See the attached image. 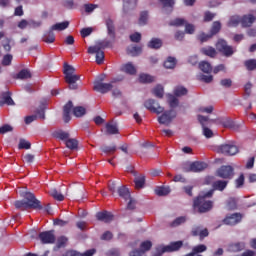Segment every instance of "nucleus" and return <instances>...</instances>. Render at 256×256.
I'll return each mask as SVG.
<instances>
[{"instance_id":"f257e3e1","label":"nucleus","mask_w":256,"mask_h":256,"mask_svg":"<svg viewBox=\"0 0 256 256\" xmlns=\"http://www.w3.org/2000/svg\"><path fill=\"white\" fill-rule=\"evenodd\" d=\"M209 197H213V190H209L207 193L201 192L197 199L194 200V209H198L199 213H207L213 209V201L206 200Z\"/></svg>"},{"instance_id":"f03ea898","label":"nucleus","mask_w":256,"mask_h":256,"mask_svg":"<svg viewBox=\"0 0 256 256\" xmlns=\"http://www.w3.org/2000/svg\"><path fill=\"white\" fill-rule=\"evenodd\" d=\"M71 112H73L74 117H83L87 113V109L82 106H76L73 108V102L69 101L63 109V119L65 123L71 121Z\"/></svg>"},{"instance_id":"7ed1b4c3","label":"nucleus","mask_w":256,"mask_h":256,"mask_svg":"<svg viewBox=\"0 0 256 256\" xmlns=\"http://www.w3.org/2000/svg\"><path fill=\"white\" fill-rule=\"evenodd\" d=\"M177 118V111L170 109L164 110L160 115L157 117V121L160 125H164L165 127H170L173 123V120Z\"/></svg>"},{"instance_id":"20e7f679","label":"nucleus","mask_w":256,"mask_h":256,"mask_svg":"<svg viewBox=\"0 0 256 256\" xmlns=\"http://www.w3.org/2000/svg\"><path fill=\"white\" fill-rule=\"evenodd\" d=\"M216 152L221 153L222 155H237L239 153V147L233 142H226L216 146Z\"/></svg>"},{"instance_id":"39448f33","label":"nucleus","mask_w":256,"mask_h":256,"mask_svg":"<svg viewBox=\"0 0 256 256\" xmlns=\"http://www.w3.org/2000/svg\"><path fill=\"white\" fill-rule=\"evenodd\" d=\"M21 196L25 199L28 209H43L41 201H39L33 193L21 192Z\"/></svg>"},{"instance_id":"423d86ee","label":"nucleus","mask_w":256,"mask_h":256,"mask_svg":"<svg viewBox=\"0 0 256 256\" xmlns=\"http://www.w3.org/2000/svg\"><path fill=\"white\" fill-rule=\"evenodd\" d=\"M198 121L202 126V134L206 139H211L215 133H213V130L211 128L207 127V125L211 124V120L207 116L198 115Z\"/></svg>"},{"instance_id":"0eeeda50","label":"nucleus","mask_w":256,"mask_h":256,"mask_svg":"<svg viewBox=\"0 0 256 256\" xmlns=\"http://www.w3.org/2000/svg\"><path fill=\"white\" fill-rule=\"evenodd\" d=\"M145 109H148V111H151V113H155L156 115H161L163 111H165V108L161 106L155 99H148L144 102Z\"/></svg>"},{"instance_id":"6e6552de","label":"nucleus","mask_w":256,"mask_h":256,"mask_svg":"<svg viewBox=\"0 0 256 256\" xmlns=\"http://www.w3.org/2000/svg\"><path fill=\"white\" fill-rule=\"evenodd\" d=\"M39 239L43 245H53L57 241L55 230L44 231L39 234Z\"/></svg>"},{"instance_id":"1a4fd4ad","label":"nucleus","mask_w":256,"mask_h":256,"mask_svg":"<svg viewBox=\"0 0 256 256\" xmlns=\"http://www.w3.org/2000/svg\"><path fill=\"white\" fill-rule=\"evenodd\" d=\"M216 49L225 57H231V55L235 53L234 48L227 45V42L225 40H218V42L216 43Z\"/></svg>"},{"instance_id":"9d476101","label":"nucleus","mask_w":256,"mask_h":256,"mask_svg":"<svg viewBox=\"0 0 256 256\" xmlns=\"http://www.w3.org/2000/svg\"><path fill=\"white\" fill-rule=\"evenodd\" d=\"M207 169V163L205 162H192L189 164V167H184V171L189 173L192 171L193 173H201V171H205Z\"/></svg>"},{"instance_id":"9b49d317","label":"nucleus","mask_w":256,"mask_h":256,"mask_svg":"<svg viewBox=\"0 0 256 256\" xmlns=\"http://www.w3.org/2000/svg\"><path fill=\"white\" fill-rule=\"evenodd\" d=\"M217 176L222 179H233V167L231 166H222L217 170Z\"/></svg>"},{"instance_id":"f8f14e48","label":"nucleus","mask_w":256,"mask_h":256,"mask_svg":"<svg viewBox=\"0 0 256 256\" xmlns=\"http://www.w3.org/2000/svg\"><path fill=\"white\" fill-rule=\"evenodd\" d=\"M113 89V83L94 82V91L98 93H109Z\"/></svg>"},{"instance_id":"ddd939ff","label":"nucleus","mask_w":256,"mask_h":256,"mask_svg":"<svg viewBox=\"0 0 256 256\" xmlns=\"http://www.w3.org/2000/svg\"><path fill=\"white\" fill-rule=\"evenodd\" d=\"M241 219H243V216L239 213H234L229 216H227L224 219L225 225H237V223H241Z\"/></svg>"},{"instance_id":"4468645a","label":"nucleus","mask_w":256,"mask_h":256,"mask_svg":"<svg viewBox=\"0 0 256 256\" xmlns=\"http://www.w3.org/2000/svg\"><path fill=\"white\" fill-rule=\"evenodd\" d=\"M108 45H109V42H100L94 46H90L88 48V53L90 55H95V54L97 55L98 53H101L103 51L101 49H105V47H108Z\"/></svg>"},{"instance_id":"2eb2a0df","label":"nucleus","mask_w":256,"mask_h":256,"mask_svg":"<svg viewBox=\"0 0 256 256\" xmlns=\"http://www.w3.org/2000/svg\"><path fill=\"white\" fill-rule=\"evenodd\" d=\"M96 218L98 221H104V223H111V220L113 219V214L111 212H98L96 214Z\"/></svg>"},{"instance_id":"dca6fc26","label":"nucleus","mask_w":256,"mask_h":256,"mask_svg":"<svg viewBox=\"0 0 256 256\" xmlns=\"http://www.w3.org/2000/svg\"><path fill=\"white\" fill-rule=\"evenodd\" d=\"M120 69L123 73H127L128 75H135V73H137V68H135V65L131 62L123 64Z\"/></svg>"},{"instance_id":"f3484780","label":"nucleus","mask_w":256,"mask_h":256,"mask_svg":"<svg viewBox=\"0 0 256 256\" xmlns=\"http://www.w3.org/2000/svg\"><path fill=\"white\" fill-rule=\"evenodd\" d=\"M105 129L106 135H117V133H119V128L117 127V124L113 122L106 123Z\"/></svg>"},{"instance_id":"a211bd4d","label":"nucleus","mask_w":256,"mask_h":256,"mask_svg":"<svg viewBox=\"0 0 256 256\" xmlns=\"http://www.w3.org/2000/svg\"><path fill=\"white\" fill-rule=\"evenodd\" d=\"M243 249H245V243L243 242L232 243L228 246L230 253H239V251H243Z\"/></svg>"},{"instance_id":"6ab92c4d","label":"nucleus","mask_w":256,"mask_h":256,"mask_svg":"<svg viewBox=\"0 0 256 256\" xmlns=\"http://www.w3.org/2000/svg\"><path fill=\"white\" fill-rule=\"evenodd\" d=\"M256 17L253 14L244 15L242 17V27H251L255 23Z\"/></svg>"},{"instance_id":"aec40b11","label":"nucleus","mask_w":256,"mask_h":256,"mask_svg":"<svg viewBox=\"0 0 256 256\" xmlns=\"http://www.w3.org/2000/svg\"><path fill=\"white\" fill-rule=\"evenodd\" d=\"M135 7H137V0H124V3H123L124 13H129V11H133Z\"/></svg>"},{"instance_id":"412c9836","label":"nucleus","mask_w":256,"mask_h":256,"mask_svg":"<svg viewBox=\"0 0 256 256\" xmlns=\"http://www.w3.org/2000/svg\"><path fill=\"white\" fill-rule=\"evenodd\" d=\"M143 52V49L141 46L131 45L127 48L128 55H131L132 57H137V55H141Z\"/></svg>"},{"instance_id":"4be33fe9","label":"nucleus","mask_w":256,"mask_h":256,"mask_svg":"<svg viewBox=\"0 0 256 256\" xmlns=\"http://www.w3.org/2000/svg\"><path fill=\"white\" fill-rule=\"evenodd\" d=\"M3 105H15L13 98H11V93L5 92L2 94V100L0 101V106Z\"/></svg>"},{"instance_id":"5701e85b","label":"nucleus","mask_w":256,"mask_h":256,"mask_svg":"<svg viewBox=\"0 0 256 256\" xmlns=\"http://www.w3.org/2000/svg\"><path fill=\"white\" fill-rule=\"evenodd\" d=\"M149 49H161L163 47V40L159 38H152L148 42Z\"/></svg>"},{"instance_id":"b1692460","label":"nucleus","mask_w":256,"mask_h":256,"mask_svg":"<svg viewBox=\"0 0 256 256\" xmlns=\"http://www.w3.org/2000/svg\"><path fill=\"white\" fill-rule=\"evenodd\" d=\"M199 69L200 71H202V73H206L207 75H209V73L213 71V66H211V63H209L208 61H202L199 63Z\"/></svg>"},{"instance_id":"393cba45","label":"nucleus","mask_w":256,"mask_h":256,"mask_svg":"<svg viewBox=\"0 0 256 256\" xmlns=\"http://www.w3.org/2000/svg\"><path fill=\"white\" fill-rule=\"evenodd\" d=\"M69 27V21L59 22L50 27L51 31H65Z\"/></svg>"},{"instance_id":"a878e982","label":"nucleus","mask_w":256,"mask_h":256,"mask_svg":"<svg viewBox=\"0 0 256 256\" xmlns=\"http://www.w3.org/2000/svg\"><path fill=\"white\" fill-rule=\"evenodd\" d=\"M229 182L225 181V180H218L216 182L213 183V189L212 191H224V189L227 187V184Z\"/></svg>"},{"instance_id":"bb28decb","label":"nucleus","mask_w":256,"mask_h":256,"mask_svg":"<svg viewBox=\"0 0 256 256\" xmlns=\"http://www.w3.org/2000/svg\"><path fill=\"white\" fill-rule=\"evenodd\" d=\"M53 137H55L56 139H60V141H67L70 137V134L69 132L58 130L53 133Z\"/></svg>"},{"instance_id":"cd10ccee","label":"nucleus","mask_w":256,"mask_h":256,"mask_svg":"<svg viewBox=\"0 0 256 256\" xmlns=\"http://www.w3.org/2000/svg\"><path fill=\"white\" fill-rule=\"evenodd\" d=\"M156 195L159 197H165L171 193V188L169 186H162L155 189Z\"/></svg>"},{"instance_id":"c85d7f7f","label":"nucleus","mask_w":256,"mask_h":256,"mask_svg":"<svg viewBox=\"0 0 256 256\" xmlns=\"http://www.w3.org/2000/svg\"><path fill=\"white\" fill-rule=\"evenodd\" d=\"M166 97H167V102L170 105L171 109H175V107L179 106V99H177L175 95L167 94Z\"/></svg>"},{"instance_id":"c756f323","label":"nucleus","mask_w":256,"mask_h":256,"mask_svg":"<svg viewBox=\"0 0 256 256\" xmlns=\"http://www.w3.org/2000/svg\"><path fill=\"white\" fill-rule=\"evenodd\" d=\"M118 194L122 199H125V201H128V199H131V193L129 192V188L122 186L118 189Z\"/></svg>"},{"instance_id":"7c9ffc66","label":"nucleus","mask_w":256,"mask_h":256,"mask_svg":"<svg viewBox=\"0 0 256 256\" xmlns=\"http://www.w3.org/2000/svg\"><path fill=\"white\" fill-rule=\"evenodd\" d=\"M65 145H66L67 149L74 151V149H77V147H79V141H77V139H75V138H68L65 141Z\"/></svg>"},{"instance_id":"2f4dec72","label":"nucleus","mask_w":256,"mask_h":256,"mask_svg":"<svg viewBox=\"0 0 256 256\" xmlns=\"http://www.w3.org/2000/svg\"><path fill=\"white\" fill-rule=\"evenodd\" d=\"M177 65V59L175 57L169 56L164 62L165 69H175Z\"/></svg>"},{"instance_id":"473e14b6","label":"nucleus","mask_w":256,"mask_h":256,"mask_svg":"<svg viewBox=\"0 0 256 256\" xmlns=\"http://www.w3.org/2000/svg\"><path fill=\"white\" fill-rule=\"evenodd\" d=\"M106 27H107V31H108V35L110 37H115V24L114 22L111 20V18H108L106 20Z\"/></svg>"},{"instance_id":"72a5a7b5","label":"nucleus","mask_w":256,"mask_h":256,"mask_svg":"<svg viewBox=\"0 0 256 256\" xmlns=\"http://www.w3.org/2000/svg\"><path fill=\"white\" fill-rule=\"evenodd\" d=\"M168 249V253H173V251H179L180 247H183L182 241L172 242L166 246Z\"/></svg>"},{"instance_id":"f704fd0d","label":"nucleus","mask_w":256,"mask_h":256,"mask_svg":"<svg viewBox=\"0 0 256 256\" xmlns=\"http://www.w3.org/2000/svg\"><path fill=\"white\" fill-rule=\"evenodd\" d=\"M218 123H220V125H222L226 129H234L235 128V123L229 118L220 119V120H218Z\"/></svg>"},{"instance_id":"c9c22d12","label":"nucleus","mask_w":256,"mask_h":256,"mask_svg":"<svg viewBox=\"0 0 256 256\" xmlns=\"http://www.w3.org/2000/svg\"><path fill=\"white\" fill-rule=\"evenodd\" d=\"M201 53L207 57H215V55H217V50L211 46H207L201 49Z\"/></svg>"},{"instance_id":"e433bc0d","label":"nucleus","mask_w":256,"mask_h":256,"mask_svg":"<svg viewBox=\"0 0 256 256\" xmlns=\"http://www.w3.org/2000/svg\"><path fill=\"white\" fill-rule=\"evenodd\" d=\"M152 93L158 99H163V96L165 95V90L161 85H157L156 87L153 88Z\"/></svg>"},{"instance_id":"4c0bfd02","label":"nucleus","mask_w":256,"mask_h":256,"mask_svg":"<svg viewBox=\"0 0 256 256\" xmlns=\"http://www.w3.org/2000/svg\"><path fill=\"white\" fill-rule=\"evenodd\" d=\"M158 3H160L163 9L172 10L175 5V0H158Z\"/></svg>"},{"instance_id":"58836bf2","label":"nucleus","mask_w":256,"mask_h":256,"mask_svg":"<svg viewBox=\"0 0 256 256\" xmlns=\"http://www.w3.org/2000/svg\"><path fill=\"white\" fill-rule=\"evenodd\" d=\"M175 97H183L187 95V88L183 86H176L173 91Z\"/></svg>"},{"instance_id":"ea45409f","label":"nucleus","mask_w":256,"mask_h":256,"mask_svg":"<svg viewBox=\"0 0 256 256\" xmlns=\"http://www.w3.org/2000/svg\"><path fill=\"white\" fill-rule=\"evenodd\" d=\"M43 41L45 43H54L55 42V34L53 33V30H50L44 34Z\"/></svg>"},{"instance_id":"a19ab883","label":"nucleus","mask_w":256,"mask_h":256,"mask_svg":"<svg viewBox=\"0 0 256 256\" xmlns=\"http://www.w3.org/2000/svg\"><path fill=\"white\" fill-rule=\"evenodd\" d=\"M135 187L136 189H143L145 187V176L139 175L135 178Z\"/></svg>"},{"instance_id":"79ce46f5","label":"nucleus","mask_w":256,"mask_h":256,"mask_svg":"<svg viewBox=\"0 0 256 256\" xmlns=\"http://www.w3.org/2000/svg\"><path fill=\"white\" fill-rule=\"evenodd\" d=\"M207 251V246L205 244H199L192 248L193 255H199V253H205Z\"/></svg>"},{"instance_id":"37998d69","label":"nucleus","mask_w":256,"mask_h":256,"mask_svg":"<svg viewBox=\"0 0 256 256\" xmlns=\"http://www.w3.org/2000/svg\"><path fill=\"white\" fill-rule=\"evenodd\" d=\"M139 81L140 83H153V81H155V77L149 74H140Z\"/></svg>"},{"instance_id":"c03bdc74","label":"nucleus","mask_w":256,"mask_h":256,"mask_svg":"<svg viewBox=\"0 0 256 256\" xmlns=\"http://www.w3.org/2000/svg\"><path fill=\"white\" fill-rule=\"evenodd\" d=\"M247 71H255L256 69V59H248L244 62Z\"/></svg>"},{"instance_id":"a18cd8bd","label":"nucleus","mask_w":256,"mask_h":256,"mask_svg":"<svg viewBox=\"0 0 256 256\" xmlns=\"http://www.w3.org/2000/svg\"><path fill=\"white\" fill-rule=\"evenodd\" d=\"M239 23H242V18L239 16H232L228 21V27H237Z\"/></svg>"},{"instance_id":"49530a36","label":"nucleus","mask_w":256,"mask_h":256,"mask_svg":"<svg viewBox=\"0 0 256 256\" xmlns=\"http://www.w3.org/2000/svg\"><path fill=\"white\" fill-rule=\"evenodd\" d=\"M151 247H153V243L149 240H146L140 244V250L143 251V254L147 253V251L151 250Z\"/></svg>"},{"instance_id":"de8ad7c7","label":"nucleus","mask_w":256,"mask_h":256,"mask_svg":"<svg viewBox=\"0 0 256 256\" xmlns=\"http://www.w3.org/2000/svg\"><path fill=\"white\" fill-rule=\"evenodd\" d=\"M221 31V22L215 21L212 24V28L210 30V34L213 37V35H217Z\"/></svg>"},{"instance_id":"09e8293b","label":"nucleus","mask_w":256,"mask_h":256,"mask_svg":"<svg viewBox=\"0 0 256 256\" xmlns=\"http://www.w3.org/2000/svg\"><path fill=\"white\" fill-rule=\"evenodd\" d=\"M50 195L53 197V199H56V201H63L65 199V196H63V194H61L55 188L50 191Z\"/></svg>"},{"instance_id":"8fccbe9b","label":"nucleus","mask_w":256,"mask_h":256,"mask_svg":"<svg viewBox=\"0 0 256 256\" xmlns=\"http://www.w3.org/2000/svg\"><path fill=\"white\" fill-rule=\"evenodd\" d=\"M67 237L65 236H61L58 238L57 240V245L56 247H54V251H57V249H61V247H65V245L67 244Z\"/></svg>"},{"instance_id":"3c124183","label":"nucleus","mask_w":256,"mask_h":256,"mask_svg":"<svg viewBox=\"0 0 256 256\" xmlns=\"http://www.w3.org/2000/svg\"><path fill=\"white\" fill-rule=\"evenodd\" d=\"M149 20V12L144 11L141 12L139 18V25H147V21Z\"/></svg>"},{"instance_id":"603ef678","label":"nucleus","mask_w":256,"mask_h":256,"mask_svg":"<svg viewBox=\"0 0 256 256\" xmlns=\"http://www.w3.org/2000/svg\"><path fill=\"white\" fill-rule=\"evenodd\" d=\"M186 222H187V217H185V216H180V217L176 218V219L172 222L171 226H172V227H179V225H183V223H186Z\"/></svg>"},{"instance_id":"864d4df0","label":"nucleus","mask_w":256,"mask_h":256,"mask_svg":"<svg viewBox=\"0 0 256 256\" xmlns=\"http://www.w3.org/2000/svg\"><path fill=\"white\" fill-rule=\"evenodd\" d=\"M30 77L31 72L27 69H23L17 74V79H30Z\"/></svg>"},{"instance_id":"5fc2aeb1","label":"nucleus","mask_w":256,"mask_h":256,"mask_svg":"<svg viewBox=\"0 0 256 256\" xmlns=\"http://www.w3.org/2000/svg\"><path fill=\"white\" fill-rule=\"evenodd\" d=\"M197 77H198L199 81H202L203 83H212L213 82V75L199 74Z\"/></svg>"},{"instance_id":"6e6d98bb","label":"nucleus","mask_w":256,"mask_h":256,"mask_svg":"<svg viewBox=\"0 0 256 256\" xmlns=\"http://www.w3.org/2000/svg\"><path fill=\"white\" fill-rule=\"evenodd\" d=\"M163 253H169L167 246L159 245L156 247L154 256H161Z\"/></svg>"},{"instance_id":"4d7b16f0","label":"nucleus","mask_w":256,"mask_h":256,"mask_svg":"<svg viewBox=\"0 0 256 256\" xmlns=\"http://www.w3.org/2000/svg\"><path fill=\"white\" fill-rule=\"evenodd\" d=\"M226 208H227L229 211H233V209H237V200H235V198H230V199L227 201Z\"/></svg>"},{"instance_id":"13d9d810","label":"nucleus","mask_w":256,"mask_h":256,"mask_svg":"<svg viewBox=\"0 0 256 256\" xmlns=\"http://www.w3.org/2000/svg\"><path fill=\"white\" fill-rule=\"evenodd\" d=\"M13 132V126L9 124H4L0 127V135H5V133Z\"/></svg>"},{"instance_id":"bf43d9fd","label":"nucleus","mask_w":256,"mask_h":256,"mask_svg":"<svg viewBox=\"0 0 256 256\" xmlns=\"http://www.w3.org/2000/svg\"><path fill=\"white\" fill-rule=\"evenodd\" d=\"M75 68L69 64L64 65V75L68 77L69 75H74Z\"/></svg>"},{"instance_id":"052dcab7","label":"nucleus","mask_w":256,"mask_h":256,"mask_svg":"<svg viewBox=\"0 0 256 256\" xmlns=\"http://www.w3.org/2000/svg\"><path fill=\"white\" fill-rule=\"evenodd\" d=\"M18 149H31V143L25 139H20Z\"/></svg>"},{"instance_id":"680f3d73","label":"nucleus","mask_w":256,"mask_h":256,"mask_svg":"<svg viewBox=\"0 0 256 256\" xmlns=\"http://www.w3.org/2000/svg\"><path fill=\"white\" fill-rule=\"evenodd\" d=\"M170 25H171L172 27H181V26L185 25V19L176 18V19H174V20H172V21L170 22Z\"/></svg>"},{"instance_id":"e2e57ef3","label":"nucleus","mask_w":256,"mask_h":256,"mask_svg":"<svg viewBox=\"0 0 256 256\" xmlns=\"http://www.w3.org/2000/svg\"><path fill=\"white\" fill-rule=\"evenodd\" d=\"M66 83H77L80 77L77 74H70L69 76H65Z\"/></svg>"},{"instance_id":"0e129e2a","label":"nucleus","mask_w":256,"mask_h":256,"mask_svg":"<svg viewBox=\"0 0 256 256\" xmlns=\"http://www.w3.org/2000/svg\"><path fill=\"white\" fill-rule=\"evenodd\" d=\"M2 47H3L4 51L9 53V51H11V39L5 38L2 42Z\"/></svg>"},{"instance_id":"69168bd1","label":"nucleus","mask_w":256,"mask_h":256,"mask_svg":"<svg viewBox=\"0 0 256 256\" xmlns=\"http://www.w3.org/2000/svg\"><path fill=\"white\" fill-rule=\"evenodd\" d=\"M11 61H13V55L11 54H6L4 57H3V60H2V65H4L5 67L11 65Z\"/></svg>"},{"instance_id":"338daca9","label":"nucleus","mask_w":256,"mask_h":256,"mask_svg":"<svg viewBox=\"0 0 256 256\" xmlns=\"http://www.w3.org/2000/svg\"><path fill=\"white\" fill-rule=\"evenodd\" d=\"M36 119H45V106H41L37 111H36Z\"/></svg>"},{"instance_id":"774afa93","label":"nucleus","mask_w":256,"mask_h":256,"mask_svg":"<svg viewBox=\"0 0 256 256\" xmlns=\"http://www.w3.org/2000/svg\"><path fill=\"white\" fill-rule=\"evenodd\" d=\"M145 255L141 249H133L129 252V256H143Z\"/></svg>"}]
</instances>
